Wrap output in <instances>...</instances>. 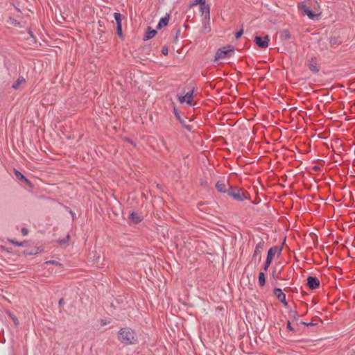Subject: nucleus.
Listing matches in <instances>:
<instances>
[{
	"instance_id": "nucleus-24",
	"label": "nucleus",
	"mask_w": 355,
	"mask_h": 355,
	"mask_svg": "<svg viewBox=\"0 0 355 355\" xmlns=\"http://www.w3.org/2000/svg\"><path fill=\"white\" fill-rule=\"evenodd\" d=\"M179 121H180V122L182 124V125H183L185 128H187L188 130H191V126H190V125H187V124H186V122H185L184 120L180 119V120H179Z\"/></svg>"
},
{
	"instance_id": "nucleus-6",
	"label": "nucleus",
	"mask_w": 355,
	"mask_h": 355,
	"mask_svg": "<svg viewBox=\"0 0 355 355\" xmlns=\"http://www.w3.org/2000/svg\"><path fill=\"white\" fill-rule=\"evenodd\" d=\"M263 248V242H259L255 248V250L253 253L252 258L254 260H257L258 262H260L261 260V252Z\"/></svg>"
},
{
	"instance_id": "nucleus-3",
	"label": "nucleus",
	"mask_w": 355,
	"mask_h": 355,
	"mask_svg": "<svg viewBox=\"0 0 355 355\" xmlns=\"http://www.w3.org/2000/svg\"><path fill=\"white\" fill-rule=\"evenodd\" d=\"M193 93L194 90L191 89L187 92L184 94H178L177 96L181 104H186L188 106H192L195 104L193 103Z\"/></svg>"
},
{
	"instance_id": "nucleus-22",
	"label": "nucleus",
	"mask_w": 355,
	"mask_h": 355,
	"mask_svg": "<svg viewBox=\"0 0 355 355\" xmlns=\"http://www.w3.org/2000/svg\"><path fill=\"white\" fill-rule=\"evenodd\" d=\"M15 175L17 178L21 180H24L26 183H29V181L24 177V175L21 172L15 170Z\"/></svg>"
},
{
	"instance_id": "nucleus-26",
	"label": "nucleus",
	"mask_w": 355,
	"mask_h": 355,
	"mask_svg": "<svg viewBox=\"0 0 355 355\" xmlns=\"http://www.w3.org/2000/svg\"><path fill=\"white\" fill-rule=\"evenodd\" d=\"M243 30H241L239 32H237L235 35L236 38V39L240 38L241 37V35H243Z\"/></svg>"
},
{
	"instance_id": "nucleus-2",
	"label": "nucleus",
	"mask_w": 355,
	"mask_h": 355,
	"mask_svg": "<svg viewBox=\"0 0 355 355\" xmlns=\"http://www.w3.org/2000/svg\"><path fill=\"white\" fill-rule=\"evenodd\" d=\"M117 336L119 340L125 345L135 344L137 341L135 332L128 327L121 328L119 331Z\"/></svg>"
},
{
	"instance_id": "nucleus-10",
	"label": "nucleus",
	"mask_w": 355,
	"mask_h": 355,
	"mask_svg": "<svg viewBox=\"0 0 355 355\" xmlns=\"http://www.w3.org/2000/svg\"><path fill=\"white\" fill-rule=\"evenodd\" d=\"M307 284L311 289H315L320 286V281L316 277L310 276L307 279Z\"/></svg>"
},
{
	"instance_id": "nucleus-14",
	"label": "nucleus",
	"mask_w": 355,
	"mask_h": 355,
	"mask_svg": "<svg viewBox=\"0 0 355 355\" xmlns=\"http://www.w3.org/2000/svg\"><path fill=\"white\" fill-rule=\"evenodd\" d=\"M205 0H196V4H202V11L203 12H206L207 15L209 16V7L207 5H205Z\"/></svg>"
},
{
	"instance_id": "nucleus-17",
	"label": "nucleus",
	"mask_w": 355,
	"mask_h": 355,
	"mask_svg": "<svg viewBox=\"0 0 355 355\" xmlns=\"http://www.w3.org/2000/svg\"><path fill=\"white\" fill-rule=\"evenodd\" d=\"M309 68L313 72L318 71V67H317L316 62L313 59L309 62Z\"/></svg>"
},
{
	"instance_id": "nucleus-7",
	"label": "nucleus",
	"mask_w": 355,
	"mask_h": 355,
	"mask_svg": "<svg viewBox=\"0 0 355 355\" xmlns=\"http://www.w3.org/2000/svg\"><path fill=\"white\" fill-rule=\"evenodd\" d=\"M282 249L277 246L272 247L270 248L268 252L266 259L269 260L270 262L272 261V259L277 255H279L281 253Z\"/></svg>"
},
{
	"instance_id": "nucleus-12",
	"label": "nucleus",
	"mask_w": 355,
	"mask_h": 355,
	"mask_svg": "<svg viewBox=\"0 0 355 355\" xmlns=\"http://www.w3.org/2000/svg\"><path fill=\"white\" fill-rule=\"evenodd\" d=\"M130 218L134 223H138L141 221L143 217L136 212H132L130 216Z\"/></svg>"
},
{
	"instance_id": "nucleus-27",
	"label": "nucleus",
	"mask_w": 355,
	"mask_h": 355,
	"mask_svg": "<svg viewBox=\"0 0 355 355\" xmlns=\"http://www.w3.org/2000/svg\"><path fill=\"white\" fill-rule=\"evenodd\" d=\"M117 34L119 36L122 35V28H121V26H117Z\"/></svg>"
},
{
	"instance_id": "nucleus-28",
	"label": "nucleus",
	"mask_w": 355,
	"mask_h": 355,
	"mask_svg": "<svg viewBox=\"0 0 355 355\" xmlns=\"http://www.w3.org/2000/svg\"><path fill=\"white\" fill-rule=\"evenodd\" d=\"M174 112H175V115L177 119L180 120L181 118H180V114L178 113V112L177 111L176 109H174Z\"/></svg>"
},
{
	"instance_id": "nucleus-15",
	"label": "nucleus",
	"mask_w": 355,
	"mask_h": 355,
	"mask_svg": "<svg viewBox=\"0 0 355 355\" xmlns=\"http://www.w3.org/2000/svg\"><path fill=\"white\" fill-rule=\"evenodd\" d=\"M216 188L218 191L224 193L226 191V184L224 182H218Z\"/></svg>"
},
{
	"instance_id": "nucleus-25",
	"label": "nucleus",
	"mask_w": 355,
	"mask_h": 355,
	"mask_svg": "<svg viewBox=\"0 0 355 355\" xmlns=\"http://www.w3.org/2000/svg\"><path fill=\"white\" fill-rule=\"evenodd\" d=\"M271 262H270L269 260H266V262H265V264H264V267H263V270H267L268 267L270 266Z\"/></svg>"
},
{
	"instance_id": "nucleus-31",
	"label": "nucleus",
	"mask_w": 355,
	"mask_h": 355,
	"mask_svg": "<svg viewBox=\"0 0 355 355\" xmlns=\"http://www.w3.org/2000/svg\"><path fill=\"white\" fill-rule=\"evenodd\" d=\"M162 52L164 55H167L168 54V49L166 48H163L162 50Z\"/></svg>"
},
{
	"instance_id": "nucleus-8",
	"label": "nucleus",
	"mask_w": 355,
	"mask_h": 355,
	"mask_svg": "<svg viewBox=\"0 0 355 355\" xmlns=\"http://www.w3.org/2000/svg\"><path fill=\"white\" fill-rule=\"evenodd\" d=\"M254 42L260 48H266L268 45L269 37L268 35L265 36L264 37L256 36L254 38Z\"/></svg>"
},
{
	"instance_id": "nucleus-29",
	"label": "nucleus",
	"mask_w": 355,
	"mask_h": 355,
	"mask_svg": "<svg viewBox=\"0 0 355 355\" xmlns=\"http://www.w3.org/2000/svg\"><path fill=\"white\" fill-rule=\"evenodd\" d=\"M10 243L17 245V246H21L22 245V243H19L17 241H10Z\"/></svg>"
},
{
	"instance_id": "nucleus-1",
	"label": "nucleus",
	"mask_w": 355,
	"mask_h": 355,
	"mask_svg": "<svg viewBox=\"0 0 355 355\" xmlns=\"http://www.w3.org/2000/svg\"><path fill=\"white\" fill-rule=\"evenodd\" d=\"M302 15H306L310 19H318L320 15V6L316 0H306L298 6Z\"/></svg>"
},
{
	"instance_id": "nucleus-13",
	"label": "nucleus",
	"mask_w": 355,
	"mask_h": 355,
	"mask_svg": "<svg viewBox=\"0 0 355 355\" xmlns=\"http://www.w3.org/2000/svg\"><path fill=\"white\" fill-rule=\"evenodd\" d=\"M168 21H169L168 15L161 18V19L159 20V21L157 26V28L160 29L162 27L166 26L168 24Z\"/></svg>"
},
{
	"instance_id": "nucleus-4",
	"label": "nucleus",
	"mask_w": 355,
	"mask_h": 355,
	"mask_svg": "<svg viewBox=\"0 0 355 355\" xmlns=\"http://www.w3.org/2000/svg\"><path fill=\"white\" fill-rule=\"evenodd\" d=\"M234 51V46L230 45L219 49L216 53L215 61L226 58L230 53H232Z\"/></svg>"
},
{
	"instance_id": "nucleus-30",
	"label": "nucleus",
	"mask_w": 355,
	"mask_h": 355,
	"mask_svg": "<svg viewBox=\"0 0 355 355\" xmlns=\"http://www.w3.org/2000/svg\"><path fill=\"white\" fill-rule=\"evenodd\" d=\"M21 232L24 236H26L28 234V230L26 228H22Z\"/></svg>"
},
{
	"instance_id": "nucleus-33",
	"label": "nucleus",
	"mask_w": 355,
	"mask_h": 355,
	"mask_svg": "<svg viewBox=\"0 0 355 355\" xmlns=\"http://www.w3.org/2000/svg\"><path fill=\"white\" fill-rule=\"evenodd\" d=\"M290 315H293V316H294V317H295V315H296V312H295V311H291V312H290Z\"/></svg>"
},
{
	"instance_id": "nucleus-18",
	"label": "nucleus",
	"mask_w": 355,
	"mask_h": 355,
	"mask_svg": "<svg viewBox=\"0 0 355 355\" xmlns=\"http://www.w3.org/2000/svg\"><path fill=\"white\" fill-rule=\"evenodd\" d=\"M156 33L157 32L155 30L151 29L150 27H148V31L146 32V39L149 40L153 38L156 35Z\"/></svg>"
},
{
	"instance_id": "nucleus-9",
	"label": "nucleus",
	"mask_w": 355,
	"mask_h": 355,
	"mask_svg": "<svg viewBox=\"0 0 355 355\" xmlns=\"http://www.w3.org/2000/svg\"><path fill=\"white\" fill-rule=\"evenodd\" d=\"M274 295L276 296V297L282 302L284 304V306H287L288 305V302H286V295L285 294L282 292V289L280 288H275L274 290Z\"/></svg>"
},
{
	"instance_id": "nucleus-32",
	"label": "nucleus",
	"mask_w": 355,
	"mask_h": 355,
	"mask_svg": "<svg viewBox=\"0 0 355 355\" xmlns=\"http://www.w3.org/2000/svg\"><path fill=\"white\" fill-rule=\"evenodd\" d=\"M287 328L291 330V331H293V327H291V322L288 321V323H287Z\"/></svg>"
},
{
	"instance_id": "nucleus-5",
	"label": "nucleus",
	"mask_w": 355,
	"mask_h": 355,
	"mask_svg": "<svg viewBox=\"0 0 355 355\" xmlns=\"http://www.w3.org/2000/svg\"><path fill=\"white\" fill-rule=\"evenodd\" d=\"M227 192L229 196L238 201H243L247 198L245 192L241 189L231 188Z\"/></svg>"
},
{
	"instance_id": "nucleus-16",
	"label": "nucleus",
	"mask_w": 355,
	"mask_h": 355,
	"mask_svg": "<svg viewBox=\"0 0 355 355\" xmlns=\"http://www.w3.org/2000/svg\"><path fill=\"white\" fill-rule=\"evenodd\" d=\"M25 82V79L24 77L20 76L17 78V80L15 82V83L12 85V88L15 89H17L21 84H23Z\"/></svg>"
},
{
	"instance_id": "nucleus-21",
	"label": "nucleus",
	"mask_w": 355,
	"mask_h": 355,
	"mask_svg": "<svg viewBox=\"0 0 355 355\" xmlns=\"http://www.w3.org/2000/svg\"><path fill=\"white\" fill-rule=\"evenodd\" d=\"M280 37L283 40H288L291 38L290 33L287 30H283L280 32Z\"/></svg>"
},
{
	"instance_id": "nucleus-11",
	"label": "nucleus",
	"mask_w": 355,
	"mask_h": 355,
	"mask_svg": "<svg viewBox=\"0 0 355 355\" xmlns=\"http://www.w3.org/2000/svg\"><path fill=\"white\" fill-rule=\"evenodd\" d=\"M44 265L45 268H48L49 266H55L56 267L55 272L62 271V265L56 261H47L44 262Z\"/></svg>"
},
{
	"instance_id": "nucleus-19",
	"label": "nucleus",
	"mask_w": 355,
	"mask_h": 355,
	"mask_svg": "<svg viewBox=\"0 0 355 355\" xmlns=\"http://www.w3.org/2000/svg\"><path fill=\"white\" fill-rule=\"evenodd\" d=\"M266 283L265 274L263 272H260L259 274V284L260 286H263Z\"/></svg>"
},
{
	"instance_id": "nucleus-23",
	"label": "nucleus",
	"mask_w": 355,
	"mask_h": 355,
	"mask_svg": "<svg viewBox=\"0 0 355 355\" xmlns=\"http://www.w3.org/2000/svg\"><path fill=\"white\" fill-rule=\"evenodd\" d=\"M9 316L11 318V319L12 320L14 324L16 325V326H18L19 322V320L18 319L13 315L11 313H8Z\"/></svg>"
},
{
	"instance_id": "nucleus-20",
	"label": "nucleus",
	"mask_w": 355,
	"mask_h": 355,
	"mask_svg": "<svg viewBox=\"0 0 355 355\" xmlns=\"http://www.w3.org/2000/svg\"><path fill=\"white\" fill-rule=\"evenodd\" d=\"M114 17L116 22L117 26H121L122 16L119 12L114 13Z\"/></svg>"
}]
</instances>
